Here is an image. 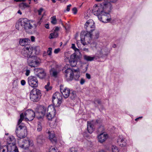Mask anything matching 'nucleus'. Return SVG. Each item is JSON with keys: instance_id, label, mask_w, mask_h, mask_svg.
Instances as JSON below:
<instances>
[{"instance_id": "obj_1", "label": "nucleus", "mask_w": 152, "mask_h": 152, "mask_svg": "<svg viewBox=\"0 0 152 152\" xmlns=\"http://www.w3.org/2000/svg\"><path fill=\"white\" fill-rule=\"evenodd\" d=\"M113 8L112 5L110 2L104 1L102 3L95 4L93 7L92 11L93 14L98 17L104 11L111 12Z\"/></svg>"}, {"instance_id": "obj_2", "label": "nucleus", "mask_w": 152, "mask_h": 152, "mask_svg": "<svg viewBox=\"0 0 152 152\" xmlns=\"http://www.w3.org/2000/svg\"><path fill=\"white\" fill-rule=\"evenodd\" d=\"M64 72L66 77H68L67 80H72L74 78L76 80H77L79 77V69L77 68L76 69H72L70 67L69 65H66L63 69Z\"/></svg>"}, {"instance_id": "obj_3", "label": "nucleus", "mask_w": 152, "mask_h": 152, "mask_svg": "<svg viewBox=\"0 0 152 152\" xmlns=\"http://www.w3.org/2000/svg\"><path fill=\"white\" fill-rule=\"evenodd\" d=\"M23 115H21V118L18 121V126L15 131V133L17 136L20 139L25 137L27 135V130L25 124L22 123L21 119H22Z\"/></svg>"}, {"instance_id": "obj_4", "label": "nucleus", "mask_w": 152, "mask_h": 152, "mask_svg": "<svg viewBox=\"0 0 152 152\" xmlns=\"http://www.w3.org/2000/svg\"><path fill=\"white\" fill-rule=\"evenodd\" d=\"M91 47L93 50H97L98 58L101 57L103 55H107L109 53V49L105 46H103L101 45H97L94 42L91 44Z\"/></svg>"}, {"instance_id": "obj_5", "label": "nucleus", "mask_w": 152, "mask_h": 152, "mask_svg": "<svg viewBox=\"0 0 152 152\" xmlns=\"http://www.w3.org/2000/svg\"><path fill=\"white\" fill-rule=\"evenodd\" d=\"M80 38L81 42L83 45L89 43L92 39L91 32L82 31L81 33Z\"/></svg>"}, {"instance_id": "obj_6", "label": "nucleus", "mask_w": 152, "mask_h": 152, "mask_svg": "<svg viewBox=\"0 0 152 152\" xmlns=\"http://www.w3.org/2000/svg\"><path fill=\"white\" fill-rule=\"evenodd\" d=\"M22 114V119H21L22 121L23 120L25 119L26 121H31L32 120L35 115L34 112L31 109H28L26 110L24 113H23L20 115V118H21V115Z\"/></svg>"}, {"instance_id": "obj_7", "label": "nucleus", "mask_w": 152, "mask_h": 152, "mask_svg": "<svg viewBox=\"0 0 152 152\" xmlns=\"http://www.w3.org/2000/svg\"><path fill=\"white\" fill-rule=\"evenodd\" d=\"M41 95V91L38 89L34 88L30 92V99L34 102H37L40 99Z\"/></svg>"}, {"instance_id": "obj_8", "label": "nucleus", "mask_w": 152, "mask_h": 152, "mask_svg": "<svg viewBox=\"0 0 152 152\" xmlns=\"http://www.w3.org/2000/svg\"><path fill=\"white\" fill-rule=\"evenodd\" d=\"M41 62V59L39 57L34 56L28 59V65L31 67H35L39 66Z\"/></svg>"}, {"instance_id": "obj_9", "label": "nucleus", "mask_w": 152, "mask_h": 152, "mask_svg": "<svg viewBox=\"0 0 152 152\" xmlns=\"http://www.w3.org/2000/svg\"><path fill=\"white\" fill-rule=\"evenodd\" d=\"M18 143L20 147L25 149H28L29 146H32L34 144L33 141L28 138L20 140Z\"/></svg>"}, {"instance_id": "obj_10", "label": "nucleus", "mask_w": 152, "mask_h": 152, "mask_svg": "<svg viewBox=\"0 0 152 152\" xmlns=\"http://www.w3.org/2000/svg\"><path fill=\"white\" fill-rule=\"evenodd\" d=\"M63 86L61 85L60 86V91L65 98L68 97L69 95L71 96V97L72 99H73L75 98L76 96L75 92H72L71 93H70L69 89L67 88H65L63 89Z\"/></svg>"}, {"instance_id": "obj_11", "label": "nucleus", "mask_w": 152, "mask_h": 152, "mask_svg": "<svg viewBox=\"0 0 152 152\" xmlns=\"http://www.w3.org/2000/svg\"><path fill=\"white\" fill-rule=\"evenodd\" d=\"M111 12L104 11V12L99 15L98 18L100 21L104 23L110 22L111 20V16L110 13Z\"/></svg>"}, {"instance_id": "obj_12", "label": "nucleus", "mask_w": 152, "mask_h": 152, "mask_svg": "<svg viewBox=\"0 0 152 152\" xmlns=\"http://www.w3.org/2000/svg\"><path fill=\"white\" fill-rule=\"evenodd\" d=\"M18 25H21L23 27L26 31L31 29L33 26L31 25L30 21L26 18H24L18 22Z\"/></svg>"}, {"instance_id": "obj_13", "label": "nucleus", "mask_w": 152, "mask_h": 152, "mask_svg": "<svg viewBox=\"0 0 152 152\" xmlns=\"http://www.w3.org/2000/svg\"><path fill=\"white\" fill-rule=\"evenodd\" d=\"M28 82L30 86L34 88L38 86V81L37 77L35 76L29 77L28 78Z\"/></svg>"}, {"instance_id": "obj_14", "label": "nucleus", "mask_w": 152, "mask_h": 152, "mask_svg": "<svg viewBox=\"0 0 152 152\" xmlns=\"http://www.w3.org/2000/svg\"><path fill=\"white\" fill-rule=\"evenodd\" d=\"M33 50L32 48L25 47L22 50V54L25 57L29 59L34 55L32 54Z\"/></svg>"}, {"instance_id": "obj_15", "label": "nucleus", "mask_w": 152, "mask_h": 152, "mask_svg": "<svg viewBox=\"0 0 152 152\" xmlns=\"http://www.w3.org/2000/svg\"><path fill=\"white\" fill-rule=\"evenodd\" d=\"M95 25L94 21L92 20H88L85 23L84 27L86 30L87 32H89L90 31L92 32L94 31Z\"/></svg>"}, {"instance_id": "obj_16", "label": "nucleus", "mask_w": 152, "mask_h": 152, "mask_svg": "<svg viewBox=\"0 0 152 152\" xmlns=\"http://www.w3.org/2000/svg\"><path fill=\"white\" fill-rule=\"evenodd\" d=\"M62 99V94L58 92H56L53 94L52 97V102L53 104H55L54 100L56 99V101L58 104H60L61 102Z\"/></svg>"}, {"instance_id": "obj_17", "label": "nucleus", "mask_w": 152, "mask_h": 152, "mask_svg": "<svg viewBox=\"0 0 152 152\" xmlns=\"http://www.w3.org/2000/svg\"><path fill=\"white\" fill-rule=\"evenodd\" d=\"M34 72L35 75L40 79L44 78L46 75L44 70L42 68L35 69Z\"/></svg>"}, {"instance_id": "obj_18", "label": "nucleus", "mask_w": 152, "mask_h": 152, "mask_svg": "<svg viewBox=\"0 0 152 152\" xmlns=\"http://www.w3.org/2000/svg\"><path fill=\"white\" fill-rule=\"evenodd\" d=\"M7 151L9 152H19L18 149L16 145V143L15 144H9L5 146Z\"/></svg>"}, {"instance_id": "obj_19", "label": "nucleus", "mask_w": 152, "mask_h": 152, "mask_svg": "<svg viewBox=\"0 0 152 152\" xmlns=\"http://www.w3.org/2000/svg\"><path fill=\"white\" fill-rule=\"evenodd\" d=\"M77 58L76 56L74 54L72 55L70 58L69 62L71 66L72 67L75 66L77 63Z\"/></svg>"}, {"instance_id": "obj_20", "label": "nucleus", "mask_w": 152, "mask_h": 152, "mask_svg": "<svg viewBox=\"0 0 152 152\" xmlns=\"http://www.w3.org/2000/svg\"><path fill=\"white\" fill-rule=\"evenodd\" d=\"M117 142L118 144L121 147L125 146L126 145L124 138L121 135L118 136L117 140Z\"/></svg>"}, {"instance_id": "obj_21", "label": "nucleus", "mask_w": 152, "mask_h": 152, "mask_svg": "<svg viewBox=\"0 0 152 152\" xmlns=\"http://www.w3.org/2000/svg\"><path fill=\"white\" fill-rule=\"evenodd\" d=\"M108 135L102 133L98 136L97 137L99 142L102 143L104 142L108 137Z\"/></svg>"}, {"instance_id": "obj_22", "label": "nucleus", "mask_w": 152, "mask_h": 152, "mask_svg": "<svg viewBox=\"0 0 152 152\" xmlns=\"http://www.w3.org/2000/svg\"><path fill=\"white\" fill-rule=\"evenodd\" d=\"M56 112V110L53 105H50L48 107L47 109V113H49V114H50V113H51L50 114L52 117L55 115Z\"/></svg>"}, {"instance_id": "obj_23", "label": "nucleus", "mask_w": 152, "mask_h": 152, "mask_svg": "<svg viewBox=\"0 0 152 152\" xmlns=\"http://www.w3.org/2000/svg\"><path fill=\"white\" fill-rule=\"evenodd\" d=\"M47 132L49 135V139L50 141L53 143L56 142L57 141V139L55 136L54 132L48 130L47 131Z\"/></svg>"}, {"instance_id": "obj_24", "label": "nucleus", "mask_w": 152, "mask_h": 152, "mask_svg": "<svg viewBox=\"0 0 152 152\" xmlns=\"http://www.w3.org/2000/svg\"><path fill=\"white\" fill-rule=\"evenodd\" d=\"M59 72L58 69L56 67L52 68L50 71V75L55 77H57Z\"/></svg>"}, {"instance_id": "obj_25", "label": "nucleus", "mask_w": 152, "mask_h": 152, "mask_svg": "<svg viewBox=\"0 0 152 152\" xmlns=\"http://www.w3.org/2000/svg\"><path fill=\"white\" fill-rule=\"evenodd\" d=\"M97 55L98 54H97V53L93 56L85 55L84 56V58L87 61H92L94 60H96L97 58H98Z\"/></svg>"}, {"instance_id": "obj_26", "label": "nucleus", "mask_w": 152, "mask_h": 152, "mask_svg": "<svg viewBox=\"0 0 152 152\" xmlns=\"http://www.w3.org/2000/svg\"><path fill=\"white\" fill-rule=\"evenodd\" d=\"M7 145L15 144L16 143L15 139L12 135H10L6 139Z\"/></svg>"}, {"instance_id": "obj_27", "label": "nucleus", "mask_w": 152, "mask_h": 152, "mask_svg": "<svg viewBox=\"0 0 152 152\" xmlns=\"http://www.w3.org/2000/svg\"><path fill=\"white\" fill-rule=\"evenodd\" d=\"M94 129L92 122L88 121L87 122V130L89 133H92Z\"/></svg>"}, {"instance_id": "obj_28", "label": "nucleus", "mask_w": 152, "mask_h": 152, "mask_svg": "<svg viewBox=\"0 0 152 152\" xmlns=\"http://www.w3.org/2000/svg\"><path fill=\"white\" fill-rule=\"evenodd\" d=\"M30 41V40L28 38L20 39L19 43L21 45L24 46L28 45Z\"/></svg>"}, {"instance_id": "obj_29", "label": "nucleus", "mask_w": 152, "mask_h": 152, "mask_svg": "<svg viewBox=\"0 0 152 152\" xmlns=\"http://www.w3.org/2000/svg\"><path fill=\"white\" fill-rule=\"evenodd\" d=\"M99 33L98 31L96 30L93 31L91 32L92 37V39H98L99 36Z\"/></svg>"}, {"instance_id": "obj_30", "label": "nucleus", "mask_w": 152, "mask_h": 152, "mask_svg": "<svg viewBox=\"0 0 152 152\" xmlns=\"http://www.w3.org/2000/svg\"><path fill=\"white\" fill-rule=\"evenodd\" d=\"M58 33L57 32L54 31L53 33L50 34L49 38L50 39H52L56 38L58 37Z\"/></svg>"}, {"instance_id": "obj_31", "label": "nucleus", "mask_w": 152, "mask_h": 152, "mask_svg": "<svg viewBox=\"0 0 152 152\" xmlns=\"http://www.w3.org/2000/svg\"><path fill=\"white\" fill-rule=\"evenodd\" d=\"M37 141L38 143L41 144L43 142V135H40L38 136L37 139Z\"/></svg>"}, {"instance_id": "obj_32", "label": "nucleus", "mask_w": 152, "mask_h": 152, "mask_svg": "<svg viewBox=\"0 0 152 152\" xmlns=\"http://www.w3.org/2000/svg\"><path fill=\"white\" fill-rule=\"evenodd\" d=\"M41 111L40 113L41 114V115L43 116L47 112V109L46 107L44 106L42 107L41 108Z\"/></svg>"}, {"instance_id": "obj_33", "label": "nucleus", "mask_w": 152, "mask_h": 152, "mask_svg": "<svg viewBox=\"0 0 152 152\" xmlns=\"http://www.w3.org/2000/svg\"><path fill=\"white\" fill-rule=\"evenodd\" d=\"M112 152H119V149L116 146L112 145L111 146Z\"/></svg>"}, {"instance_id": "obj_34", "label": "nucleus", "mask_w": 152, "mask_h": 152, "mask_svg": "<svg viewBox=\"0 0 152 152\" xmlns=\"http://www.w3.org/2000/svg\"><path fill=\"white\" fill-rule=\"evenodd\" d=\"M51 22L52 24L53 25H55L56 24L57 21L56 16H53V17H51Z\"/></svg>"}, {"instance_id": "obj_35", "label": "nucleus", "mask_w": 152, "mask_h": 152, "mask_svg": "<svg viewBox=\"0 0 152 152\" xmlns=\"http://www.w3.org/2000/svg\"><path fill=\"white\" fill-rule=\"evenodd\" d=\"M45 15V14H43L42 16V17L40 18L39 19V21L37 22V23H34V26L35 27H37L38 26H40V25L41 24V23L42 22L41 20L42 19V18H43V16Z\"/></svg>"}, {"instance_id": "obj_36", "label": "nucleus", "mask_w": 152, "mask_h": 152, "mask_svg": "<svg viewBox=\"0 0 152 152\" xmlns=\"http://www.w3.org/2000/svg\"><path fill=\"white\" fill-rule=\"evenodd\" d=\"M42 129V125L40 122H38L37 124V130L38 132H40Z\"/></svg>"}, {"instance_id": "obj_37", "label": "nucleus", "mask_w": 152, "mask_h": 152, "mask_svg": "<svg viewBox=\"0 0 152 152\" xmlns=\"http://www.w3.org/2000/svg\"><path fill=\"white\" fill-rule=\"evenodd\" d=\"M49 152H59L56 147H51L49 149Z\"/></svg>"}, {"instance_id": "obj_38", "label": "nucleus", "mask_w": 152, "mask_h": 152, "mask_svg": "<svg viewBox=\"0 0 152 152\" xmlns=\"http://www.w3.org/2000/svg\"><path fill=\"white\" fill-rule=\"evenodd\" d=\"M104 128L103 126L101 125L98 129V131L99 132H102L103 133Z\"/></svg>"}, {"instance_id": "obj_39", "label": "nucleus", "mask_w": 152, "mask_h": 152, "mask_svg": "<svg viewBox=\"0 0 152 152\" xmlns=\"http://www.w3.org/2000/svg\"><path fill=\"white\" fill-rule=\"evenodd\" d=\"M50 83L49 82L47 83V85L45 86V88L46 89L47 91H48L49 90L51 89L52 88L51 86H50Z\"/></svg>"}, {"instance_id": "obj_40", "label": "nucleus", "mask_w": 152, "mask_h": 152, "mask_svg": "<svg viewBox=\"0 0 152 152\" xmlns=\"http://www.w3.org/2000/svg\"><path fill=\"white\" fill-rule=\"evenodd\" d=\"M52 49L51 48H49L47 50V53L48 55L50 57L52 55Z\"/></svg>"}, {"instance_id": "obj_41", "label": "nucleus", "mask_w": 152, "mask_h": 152, "mask_svg": "<svg viewBox=\"0 0 152 152\" xmlns=\"http://www.w3.org/2000/svg\"><path fill=\"white\" fill-rule=\"evenodd\" d=\"M50 114H51V113H50ZM55 115H54L53 117H52V115H51V114H49V113H47V115L46 116L47 119L49 120H51L54 117Z\"/></svg>"}, {"instance_id": "obj_42", "label": "nucleus", "mask_w": 152, "mask_h": 152, "mask_svg": "<svg viewBox=\"0 0 152 152\" xmlns=\"http://www.w3.org/2000/svg\"><path fill=\"white\" fill-rule=\"evenodd\" d=\"M34 50L35 51L36 54H38L40 50L39 47L38 46L35 47L34 49Z\"/></svg>"}, {"instance_id": "obj_43", "label": "nucleus", "mask_w": 152, "mask_h": 152, "mask_svg": "<svg viewBox=\"0 0 152 152\" xmlns=\"http://www.w3.org/2000/svg\"><path fill=\"white\" fill-rule=\"evenodd\" d=\"M72 48L75 50V52L79 51V50L75 46V44H72Z\"/></svg>"}, {"instance_id": "obj_44", "label": "nucleus", "mask_w": 152, "mask_h": 152, "mask_svg": "<svg viewBox=\"0 0 152 152\" xmlns=\"http://www.w3.org/2000/svg\"><path fill=\"white\" fill-rule=\"evenodd\" d=\"M88 67V65H84L83 66V72H85L87 70Z\"/></svg>"}, {"instance_id": "obj_45", "label": "nucleus", "mask_w": 152, "mask_h": 152, "mask_svg": "<svg viewBox=\"0 0 152 152\" xmlns=\"http://www.w3.org/2000/svg\"><path fill=\"white\" fill-rule=\"evenodd\" d=\"M62 26L66 30H68L70 28V25L69 24H66L65 26H64V25Z\"/></svg>"}, {"instance_id": "obj_46", "label": "nucleus", "mask_w": 152, "mask_h": 152, "mask_svg": "<svg viewBox=\"0 0 152 152\" xmlns=\"http://www.w3.org/2000/svg\"><path fill=\"white\" fill-rule=\"evenodd\" d=\"M25 75L26 76H28L29 75L30 73V70L28 69L27 68L25 70Z\"/></svg>"}, {"instance_id": "obj_47", "label": "nucleus", "mask_w": 152, "mask_h": 152, "mask_svg": "<svg viewBox=\"0 0 152 152\" xmlns=\"http://www.w3.org/2000/svg\"><path fill=\"white\" fill-rule=\"evenodd\" d=\"M94 103L95 104H100L101 103V101L99 99H96L95 100Z\"/></svg>"}, {"instance_id": "obj_48", "label": "nucleus", "mask_w": 152, "mask_h": 152, "mask_svg": "<svg viewBox=\"0 0 152 152\" xmlns=\"http://www.w3.org/2000/svg\"><path fill=\"white\" fill-rule=\"evenodd\" d=\"M43 10V9L42 8H40L38 10V15H41L42 12Z\"/></svg>"}, {"instance_id": "obj_49", "label": "nucleus", "mask_w": 152, "mask_h": 152, "mask_svg": "<svg viewBox=\"0 0 152 152\" xmlns=\"http://www.w3.org/2000/svg\"><path fill=\"white\" fill-rule=\"evenodd\" d=\"M60 49L59 48L55 49L54 51V52L55 54H57L60 51Z\"/></svg>"}, {"instance_id": "obj_50", "label": "nucleus", "mask_w": 152, "mask_h": 152, "mask_svg": "<svg viewBox=\"0 0 152 152\" xmlns=\"http://www.w3.org/2000/svg\"><path fill=\"white\" fill-rule=\"evenodd\" d=\"M72 11L73 12V13L75 14H76L77 12V9L76 7H74L73 8L72 10Z\"/></svg>"}, {"instance_id": "obj_51", "label": "nucleus", "mask_w": 152, "mask_h": 152, "mask_svg": "<svg viewBox=\"0 0 152 152\" xmlns=\"http://www.w3.org/2000/svg\"><path fill=\"white\" fill-rule=\"evenodd\" d=\"M21 84L22 86H24L26 84V81L24 80H22L20 81Z\"/></svg>"}, {"instance_id": "obj_52", "label": "nucleus", "mask_w": 152, "mask_h": 152, "mask_svg": "<svg viewBox=\"0 0 152 152\" xmlns=\"http://www.w3.org/2000/svg\"><path fill=\"white\" fill-rule=\"evenodd\" d=\"M85 82V80L83 78H81L80 82V83L81 85H83Z\"/></svg>"}, {"instance_id": "obj_53", "label": "nucleus", "mask_w": 152, "mask_h": 152, "mask_svg": "<svg viewBox=\"0 0 152 152\" xmlns=\"http://www.w3.org/2000/svg\"><path fill=\"white\" fill-rule=\"evenodd\" d=\"M71 5L70 4H69V5L67 6V8H66V11H68V12L69 11L70 9V8L71 7Z\"/></svg>"}, {"instance_id": "obj_54", "label": "nucleus", "mask_w": 152, "mask_h": 152, "mask_svg": "<svg viewBox=\"0 0 152 152\" xmlns=\"http://www.w3.org/2000/svg\"><path fill=\"white\" fill-rule=\"evenodd\" d=\"M1 150H2V152H8L7 151V149L4 147V146L2 148Z\"/></svg>"}, {"instance_id": "obj_55", "label": "nucleus", "mask_w": 152, "mask_h": 152, "mask_svg": "<svg viewBox=\"0 0 152 152\" xmlns=\"http://www.w3.org/2000/svg\"><path fill=\"white\" fill-rule=\"evenodd\" d=\"M86 77L87 79H90L91 77L90 75L88 73H86Z\"/></svg>"}, {"instance_id": "obj_56", "label": "nucleus", "mask_w": 152, "mask_h": 152, "mask_svg": "<svg viewBox=\"0 0 152 152\" xmlns=\"http://www.w3.org/2000/svg\"><path fill=\"white\" fill-rule=\"evenodd\" d=\"M70 152H76V150L74 148H72L70 149Z\"/></svg>"}, {"instance_id": "obj_57", "label": "nucleus", "mask_w": 152, "mask_h": 152, "mask_svg": "<svg viewBox=\"0 0 152 152\" xmlns=\"http://www.w3.org/2000/svg\"><path fill=\"white\" fill-rule=\"evenodd\" d=\"M110 1H107V2H109L110 3V4H111V2H112L113 3H116L118 0H109Z\"/></svg>"}, {"instance_id": "obj_58", "label": "nucleus", "mask_w": 152, "mask_h": 152, "mask_svg": "<svg viewBox=\"0 0 152 152\" xmlns=\"http://www.w3.org/2000/svg\"><path fill=\"white\" fill-rule=\"evenodd\" d=\"M31 42H34L35 41V37L33 36H31Z\"/></svg>"}, {"instance_id": "obj_59", "label": "nucleus", "mask_w": 152, "mask_h": 152, "mask_svg": "<svg viewBox=\"0 0 152 152\" xmlns=\"http://www.w3.org/2000/svg\"><path fill=\"white\" fill-rule=\"evenodd\" d=\"M59 28L58 27H56L55 28V29L54 30V31L57 32V31L59 30Z\"/></svg>"}, {"instance_id": "obj_60", "label": "nucleus", "mask_w": 152, "mask_h": 152, "mask_svg": "<svg viewBox=\"0 0 152 152\" xmlns=\"http://www.w3.org/2000/svg\"><path fill=\"white\" fill-rule=\"evenodd\" d=\"M101 121L100 119H98L96 120V123H95V124L100 123Z\"/></svg>"}, {"instance_id": "obj_61", "label": "nucleus", "mask_w": 152, "mask_h": 152, "mask_svg": "<svg viewBox=\"0 0 152 152\" xmlns=\"http://www.w3.org/2000/svg\"><path fill=\"white\" fill-rule=\"evenodd\" d=\"M83 50L86 51V52H89V50H88V48H83Z\"/></svg>"}, {"instance_id": "obj_62", "label": "nucleus", "mask_w": 152, "mask_h": 152, "mask_svg": "<svg viewBox=\"0 0 152 152\" xmlns=\"http://www.w3.org/2000/svg\"><path fill=\"white\" fill-rule=\"evenodd\" d=\"M23 7H28V5L27 4H26V3H23Z\"/></svg>"}, {"instance_id": "obj_63", "label": "nucleus", "mask_w": 152, "mask_h": 152, "mask_svg": "<svg viewBox=\"0 0 152 152\" xmlns=\"http://www.w3.org/2000/svg\"><path fill=\"white\" fill-rule=\"evenodd\" d=\"M48 55V53H47V52H46V51H44L43 53V56H46L47 55Z\"/></svg>"}, {"instance_id": "obj_64", "label": "nucleus", "mask_w": 152, "mask_h": 152, "mask_svg": "<svg viewBox=\"0 0 152 152\" xmlns=\"http://www.w3.org/2000/svg\"><path fill=\"white\" fill-rule=\"evenodd\" d=\"M45 27L46 28L48 29L49 28V24H45Z\"/></svg>"}]
</instances>
